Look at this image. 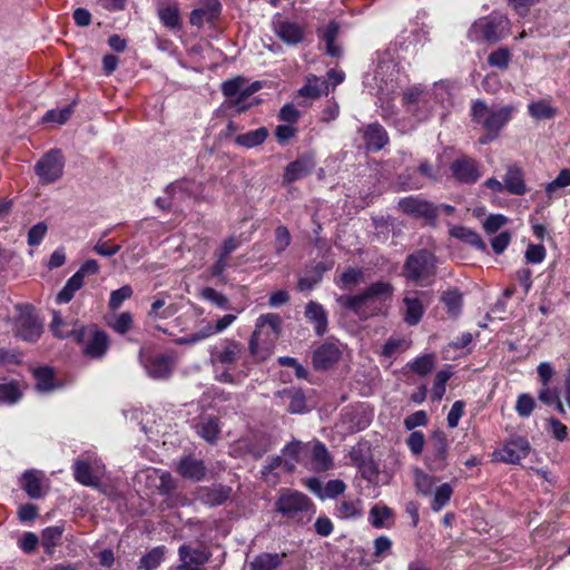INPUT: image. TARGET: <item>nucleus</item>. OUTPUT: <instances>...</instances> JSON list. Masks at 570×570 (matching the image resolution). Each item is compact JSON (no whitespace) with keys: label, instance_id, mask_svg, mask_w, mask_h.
<instances>
[{"label":"nucleus","instance_id":"obj_57","mask_svg":"<svg viewBox=\"0 0 570 570\" xmlns=\"http://www.w3.org/2000/svg\"><path fill=\"white\" fill-rule=\"evenodd\" d=\"M158 16L165 27L175 29L180 26L179 10L175 6H167L159 9Z\"/></svg>","mask_w":570,"mask_h":570},{"label":"nucleus","instance_id":"obj_21","mask_svg":"<svg viewBox=\"0 0 570 570\" xmlns=\"http://www.w3.org/2000/svg\"><path fill=\"white\" fill-rule=\"evenodd\" d=\"M304 465L315 472H326L333 468V458L321 441L311 443Z\"/></svg>","mask_w":570,"mask_h":570},{"label":"nucleus","instance_id":"obj_40","mask_svg":"<svg viewBox=\"0 0 570 570\" xmlns=\"http://www.w3.org/2000/svg\"><path fill=\"white\" fill-rule=\"evenodd\" d=\"M309 448L311 442L304 443L299 440L293 439L282 449V453L286 459H291L295 463L304 464Z\"/></svg>","mask_w":570,"mask_h":570},{"label":"nucleus","instance_id":"obj_45","mask_svg":"<svg viewBox=\"0 0 570 570\" xmlns=\"http://www.w3.org/2000/svg\"><path fill=\"white\" fill-rule=\"evenodd\" d=\"M392 515V509L386 505L375 504L370 510L368 521L375 529L389 528L387 521Z\"/></svg>","mask_w":570,"mask_h":570},{"label":"nucleus","instance_id":"obj_22","mask_svg":"<svg viewBox=\"0 0 570 570\" xmlns=\"http://www.w3.org/2000/svg\"><path fill=\"white\" fill-rule=\"evenodd\" d=\"M421 292L406 291L403 297V321L409 326H414L420 323L425 312V307L421 299Z\"/></svg>","mask_w":570,"mask_h":570},{"label":"nucleus","instance_id":"obj_19","mask_svg":"<svg viewBox=\"0 0 570 570\" xmlns=\"http://www.w3.org/2000/svg\"><path fill=\"white\" fill-rule=\"evenodd\" d=\"M315 166L316 163L313 154L308 153L299 156L285 167L283 184L291 185L294 181L305 178L313 171Z\"/></svg>","mask_w":570,"mask_h":570},{"label":"nucleus","instance_id":"obj_55","mask_svg":"<svg viewBox=\"0 0 570 570\" xmlns=\"http://www.w3.org/2000/svg\"><path fill=\"white\" fill-rule=\"evenodd\" d=\"M414 484L419 493H421L422 495H430L433 492L434 478L420 469H415Z\"/></svg>","mask_w":570,"mask_h":570},{"label":"nucleus","instance_id":"obj_10","mask_svg":"<svg viewBox=\"0 0 570 570\" xmlns=\"http://www.w3.org/2000/svg\"><path fill=\"white\" fill-rule=\"evenodd\" d=\"M72 468L75 480L86 487L97 488L105 473V465L96 455L77 459Z\"/></svg>","mask_w":570,"mask_h":570},{"label":"nucleus","instance_id":"obj_5","mask_svg":"<svg viewBox=\"0 0 570 570\" xmlns=\"http://www.w3.org/2000/svg\"><path fill=\"white\" fill-rule=\"evenodd\" d=\"M282 320L278 314L261 315L248 342V350L256 362L266 361L273 353L274 343L281 333Z\"/></svg>","mask_w":570,"mask_h":570},{"label":"nucleus","instance_id":"obj_54","mask_svg":"<svg viewBox=\"0 0 570 570\" xmlns=\"http://www.w3.org/2000/svg\"><path fill=\"white\" fill-rule=\"evenodd\" d=\"M435 357L433 354H425L416 357L407 366L416 374L424 376L429 374L434 367Z\"/></svg>","mask_w":570,"mask_h":570},{"label":"nucleus","instance_id":"obj_38","mask_svg":"<svg viewBox=\"0 0 570 570\" xmlns=\"http://www.w3.org/2000/svg\"><path fill=\"white\" fill-rule=\"evenodd\" d=\"M197 434L209 443L216 442L219 433V421L215 416H203L196 425Z\"/></svg>","mask_w":570,"mask_h":570},{"label":"nucleus","instance_id":"obj_23","mask_svg":"<svg viewBox=\"0 0 570 570\" xmlns=\"http://www.w3.org/2000/svg\"><path fill=\"white\" fill-rule=\"evenodd\" d=\"M453 177L462 184H474L481 177L476 161L469 157H462L451 164Z\"/></svg>","mask_w":570,"mask_h":570},{"label":"nucleus","instance_id":"obj_37","mask_svg":"<svg viewBox=\"0 0 570 570\" xmlns=\"http://www.w3.org/2000/svg\"><path fill=\"white\" fill-rule=\"evenodd\" d=\"M285 556V553L262 552L249 562L248 570H275L282 564Z\"/></svg>","mask_w":570,"mask_h":570},{"label":"nucleus","instance_id":"obj_4","mask_svg":"<svg viewBox=\"0 0 570 570\" xmlns=\"http://www.w3.org/2000/svg\"><path fill=\"white\" fill-rule=\"evenodd\" d=\"M402 107L404 116L394 120V126L402 134L412 131L428 121L434 110V105L430 101V91L420 83L403 91Z\"/></svg>","mask_w":570,"mask_h":570},{"label":"nucleus","instance_id":"obj_63","mask_svg":"<svg viewBox=\"0 0 570 570\" xmlns=\"http://www.w3.org/2000/svg\"><path fill=\"white\" fill-rule=\"evenodd\" d=\"M570 186V169H561L558 176L546 186V193L551 196L557 189Z\"/></svg>","mask_w":570,"mask_h":570},{"label":"nucleus","instance_id":"obj_2","mask_svg":"<svg viewBox=\"0 0 570 570\" xmlns=\"http://www.w3.org/2000/svg\"><path fill=\"white\" fill-rule=\"evenodd\" d=\"M210 362L219 382L239 384L249 375L250 364L244 345L224 340L210 348Z\"/></svg>","mask_w":570,"mask_h":570},{"label":"nucleus","instance_id":"obj_14","mask_svg":"<svg viewBox=\"0 0 570 570\" xmlns=\"http://www.w3.org/2000/svg\"><path fill=\"white\" fill-rule=\"evenodd\" d=\"M508 26L505 17L483 18L473 23L469 37L473 41H498Z\"/></svg>","mask_w":570,"mask_h":570},{"label":"nucleus","instance_id":"obj_35","mask_svg":"<svg viewBox=\"0 0 570 570\" xmlns=\"http://www.w3.org/2000/svg\"><path fill=\"white\" fill-rule=\"evenodd\" d=\"M505 189L511 195L521 196L527 191L522 170L517 166H509L503 178Z\"/></svg>","mask_w":570,"mask_h":570},{"label":"nucleus","instance_id":"obj_28","mask_svg":"<svg viewBox=\"0 0 570 570\" xmlns=\"http://www.w3.org/2000/svg\"><path fill=\"white\" fill-rule=\"evenodd\" d=\"M178 473L187 480L200 481L206 475L204 461L191 455L183 456L177 463Z\"/></svg>","mask_w":570,"mask_h":570},{"label":"nucleus","instance_id":"obj_3","mask_svg":"<svg viewBox=\"0 0 570 570\" xmlns=\"http://www.w3.org/2000/svg\"><path fill=\"white\" fill-rule=\"evenodd\" d=\"M394 287L390 282L377 281L356 295H342L337 302L355 313L360 318L367 320L383 313L387 302L392 299Z\"/></svg>","mask_w":570,"mask_h":570},{"label":"nucleus","instance_id":"obj_62","mask_svg":"<svg viewBox=\"0 0 570 570\" xmlns=\"http://www.w3.org/2000/svg\"><path fill=\"white\" fill-rule=\"evenodd\" d=\"M410 343L402 338H390L382 347V355L393 357L395 354L405 351Z\"/></svg>","mask_w":570,"mask_h":570},{"label":"nucleus","instance_id":"obj_50","mask_svg":"<svg viewBox=\"0 0 570 570\" xmlns=\"http://www.w3.org/2000/svg\"><path fill=\"white\" fill-rule=\"evenodd\" d=\"M327 89V82L316 76L307 78L306 83L299 89V95L307 98L320 97Z\"/></svg>","mask_w":570,"mask_h":570},{"label":"nucleus","instance_id":"obj_29","mask_svg":"<svg viewBox=\"0 0 570 570\" xmlns=\"http://www.w3.org/2000/svg\"><path fill=\"white\" fill-rule=\"evenodd\" d=\"M305 317L313 324L316 335L322 336L326 333L328 316L327 312L320 303L314 301L308 302L305 307Z\"/></svg>","mask_w":570,"mask_h":570},{"label":"nucleus","instance_id":"obj_7","mask_svg":"<svg viewBox=\"0 0 570 570\" xmlns=\"http://www.w3.org/2000/svg\"><path fill=\"white\" fill-rule=\"evenodd\" d=\"M436 258L433 253L420 249L409 255L403 266V276L417 285H428L435 275Z\"/></svg>","mask_w":570,"mask_h":570},{"label":"nucleus","instance_id":"obj_26","mask_svg":"<svg viewBox=\"0 0 570 570\" xmlns=\"http://www.w3.org/2000/svg\"><path fill=\"white\" fill-rule=\"evenodd\" d=\"M189 183L186 180L175 181L167 186L166 196L156 199L158 207L163 209H171L177 203L189 196Z\"/></svg>","mask_w":570,"mask_h":570},{"label":"nucleus","instance_id":"obj_61","mask_svg":"<svg viewBox=\"0 0 570 570\" xmlns=\"http://www.w3.org/2000/svg\"><path fill=\"white\" fill-rule=\"evenodd\" d=\"M534 407L535 401L530 394L523 393L518 396L515 411L521 417L530 416Z\"/></svg>","mask_w":570,"mask_h":570},{"label":"nucleus","instance_id":"obj_48","mask_svg":"<svg viewBox=\"0 0 570 570\" xmlns=\"http://www.w3.org/2000/svg\"><path fill=\"white\" fill-rule=\"evenodd\" d=\"M83 286V281L76 273L66 282L62 289L57 294V302L60 304L69 303L76 292Z\"/></svg>","mask_w":570,"mask_h":570},{"label":"nucleus","instance_id":"obj_15","mask_svg":"<svg viewBox=\"0 0 570 570\" xmlns=\"http://www.w3.org/2000/svg\"><path fill=\"white\" fill-rule=\"evenodd\" d=\"M277 511L283 515L295 519L302 512H307L312 508L311 500L297 491H284L276 502Z\"/></svg>","mask_w":570,"mask_h":570},{"label":"nucleus","instance_id":"obj_34","mask_svg":"<svg viewBox=\"0 0 570 570\" xmlns=\"http://www.w3.org/2000/svg\"><path fill=\"white\" fill-rule=\"evenodd\" d=\"M335 515L342 520H355L363 515V502L360 499H343L337 502Z\"/></svg>","mask_w":570,"mask_h":570},{"label":"nucleus","instance_id":"obj_42","mask_svg":"<svg viewBox=\"0 0 570 570\" xmlns=\"http://www.w3.org/2000/svg\"><path fill=\"white\" fill-rule=\"evenodd\" d=\"M21 487L32 499L42 497L41 478L37 471H26L21 478Z\"/></svg>","mask_w":570,"mask_h":570},{"label":"nucleus","instance_id":"obj_56","mask_svg":"<svg viewBox=\"0 0 570 570\" xmlns=\"http://www.w3.org/2000/svg\"><path fill=\"white\" fill-rule=\"evenodd\" d=\"M450 377H451V372H449L446 370H441L436 373L435 379H434V384H433V387L431 391V400L432 401L439 402L442 400V397L445 394V386H446V383L450 380Z\"/></svg>","mask_w":570,"mask_h":570},{"label":"nucleus","instance_id":"obj_6","mask_svg":"<svg viewBox=\"0 0 570 570\" xmlns=\"http://www.w3.org/2000/svg\"><path fill=\"white\" fill-rule=\"evenodd\" d=\"M515 111L517 107L513 105L489 107L483 100L478 99L472 102L471 118L485 131L499 134Z\"/></svg>","mask_w":570,"mask_h":570},{"label":"nucleus","instance_id":"obj_49","mask_svg":"<svg viewBox=\"0 0 570 570\" xmlns=\"http://www.w3.org/2000/svg\"><path fill=\"white\" fill-rule=\"evenodd\" d=\"M36 387L40 392H50L57 387L53 371L49 367H39L35 371Z\"/></svg>","mask_w":570,"mask_h":570},{"label":"nucleus","instance_id":"obj_44","mask_svg":"<svg viewBox=\"0 0 570 570\" xmlns=\"http://www.w3.org/2000/svg\"><path fill=\"white\" fill-rule=\"evenodd\" d=\"M22 397V390L18 381L0 383V404L13 405Z\"/></svg>","mask_w":570,"mask_h":570},{"label":"nucleus","instance_id":"obj_33","mask_svg":"<svg viewBox=\"0 0 570 570\" xmlns=\"http://www.w3.org/2000/svg\"><path fill=\"white\" fill-rule=\"evenodd\" d=\"M220 13V3L217 0H208L206 7L194 9L190 13V23L200 27L205 22L214 21Z\"/></svg>","mask_w":570,"mask_h":570},{"label":"nucleus","instance_id":"obj_12","mask_svg":"<svg viewBox=\"0 0 570 570\" xmlns=\"http://www.w3.org/2000/svg\"><path fill=\"white\" fill-rule=\"evenodd\" d=\"M449 442L444 432L435 431L430 438V443L424 456L425 465L430 471L440 472L448 465Z\"/></svg>","mask_w":570,"mask_h":570},{"label":"nucleus","instance_id":"obj_47","mask_svg":"<svg viewBox=\"0 0 570 570\" xmlns=\"http://www.w3.org/2000/svg\"><path fill=\"white\" fill-rule=\"evenodd\" d=\"M174 305L167 304L165 297L158 296L153 302L148 312V317L151 320H166L175 314Z\"/></svg>","mask_w":570,"mask_h":570},{"label":"nucleus","instance_id":"obj_31","mask_svg":"<svg viewBox=\"0 0 570 570\" xmlns=\"http://www.w3.org/2000/svg\"><path fill=\"white\" fill-rule=\"evenodd\" d=\"M277 395L288 402L289 413L302 414L307 411L305 394L301 389L292 386L277 392Z\"/></svg>","mask_w":570,"mask_h":570},{"label":"nucleus","instance_id":"obj_60","mask_svg":"<svg viewBox=\"0 0 570 570\" xmlns=\"http://www.w3.org/2000/svg\"><path fill=\"white\" fill-rule=\"evenodd\" d=\"M200 296L203 299L210 302L212 304L216 305L219 308L225 309L228 307V298L224 294L214 289L213 287L203 288L200 292Z\"/></svg>","mask_w":570,"mask_h":570},{"label":"nucleus","instance_id":"obj_58","mask_svg":"<svg viewBox=\"0 0 570 570\" xmlns=\"http://www.w3.org/2000/svg\"><path fill=\"white\" fill-rule=\"evenodd\" d=\"M246 83V80L243 77H235L232 79H227L222 83V92L227 99V105L232 102V100L240 92L243 86Z\"/></svg>","mask_w":570,"mask_h":570},{"label":"nucleus","instance_id":"obj_32","mask_svg":"<svg viewBox=\"0 0 570 570\" xmlns=\"http://www.w3.org/2000/svg\"><path fill=\"white\" fill-rule=\"evenodd\" d=\"M63 532V524L50 525L42 530L40 543L46 554L52 556L55 553L56 548L61 542Z\"/></svg>","mask_w":570,"mask_h":570},{"label":"nucleus","instance_id":"obj_17","mask_svg":"<svg viewBox=\"0 0 570 570\" xmlns=\"http://www.w3.org/2000/svg\"><path fill=\"white\" fill-rule=\"evenodd\" d=\"M212 553L205 549H194L184 543L178 548L179 563L176 570H204L203 566L210 560Z\"/></svg>","mask_w":570,"mask_h":570},{"label":"nucleus","instance_id":"obj_39","mask_svg":"<svg viewBox=\"0 0 570 570\" xmlns=\"http://www.w3.org/2000/svg\"><path fill=\"white\" fill-rule=\"evenodd\" d=\"M269 131L266 127H259L255 130H249L247 132L236 136L235 144L248 149L254 148L263 145L267 139Z\"/></svg>","mask_w":570,"mask_h":570},{"label":"nucleus","instance_id":"obj_18","mask_svg":"<svg viewBox=\"0 0 570 570\" xmlns=\"http://www.w3.org/2000/svg\"><path fill=\"white\" fill-rule=\"evenodd\" d=\"M139 360L146 373L151 379H166L171 373L170 357L163 354H146L144 350L139 353Z\"/></svg>","mask_w":570,"mask_h":570},{"label":"nucleus","instance_id":"obj_46","mask_svg":"<svg viewBox=\"0 0 570 570\" xmlns=\"http://www.w3.org/2000/svg\"><path fill=\"white\" fill-rule=\"evenodd\" d=\"M166 548L164 546L156 547L141 557L137 570H155L164 561Z\"/></svg>","mask_w":570,"mask_h":570},{"label":"nucleus","instance_id":"obj_64","mask_svg":"<svg viewBox=\"0 0 570 570\" xmlns=\"http://www.w3.org/2000/svg\"><path fill=\"white\" fill-rule=\"evenodd\" d=\"M362 275L363 272L360 268H347L344 273H342L336 284L342 288H347L358 284Z\"/></svg>","mask_w":570,"mask_h":570},{"label":"nucleus","instance_id":"obj_53","mask_svg":"<svg viewBox=\"0 0 570 570\" xmlns=\"http://www.w3.org/2000/svg\"><path fill=\"white\" fill-rule=\"evenodd\" d=\"M441 301L444 303L450 315L456 316L460 313L462 307V294L458 289L445 292Z\"/></svg>","mask_w":570,"mask_h":570},{"label":"nucleus","instance_id":"obj_27","mask_svg":"<svg viewBox=\"0 0 570 570\" xmlns=\"http://www.w3.org/2000/svg\"><path fill=\"white\" fill-rule=\"evenodd\" d=\"M317 37L325 43V51L328 56L338 58L342 55V48L336 42L340 32V23L335 20L326 26L317 28Z\"/></svg>","mask_w":570,"mask_h":570},{"label":"nucleus","instance_id":"obj_59","mask_svg":"<svg viewBox=\"0 0 570 570\" xmlns=\"http://www.w3.org/2000/svg\"><path fill=\"white\" fill-rule=\"evenodd\" d=\"M132 288L129 285H124L120 288L112 291L108 302L109 309L117 311L120 308L122 303L132 296Z\"/></svg>","mask_w":570,"mask_h":570},{"label":"nucleus","instance_id":"obj_9","mask_svg":"<svg viewBox=\"0 0 570 570\" xmlns=\"http://www.w3.org/2000/svg\"><path fill=\"white\" fill-rule=\"evenodd\" d=\"M306 22L304 20H292L281 13L272 19V29L275 35L287 46H297L305 40Z\"/></svg>","mask_w":570,"mask_h":570},{"label":"nucleus","instance_id":"obj_25","mask_svg":"<svg viewBox=\"0 0 570 570\" xmlns=\"http://www.w3.org/2000/svg\"><path fill=\"white\" fill-rule=\"evenodd\" d=\"M362 134L364 146L368 151H379L389 142L385 128L379 122H372L358 130Z\"/></svg>","mask_w":570,"mask_h":570},{"label":"nucleus","instance_id":"obj_16","mask_svg":"<svg viewBox=\"0 0 570 570\" xmlns=\"http://www.w3.org/2000/svg\"><path fill=\"white\" fill-rule=\"evenodd\" d=\"M19 315L14 322V333L23 341H36L41 334V324L29 306H18Z\"/></svg>","mask_w":570,"mask_h":570},{"label":"nucleus","instance_id":"obj_13","mask_svg":"<svg viewBox=\"0 0 570 570\" xmlns=\"http://www.w3.org/2000/svg\"><path fill=\"white\" fill-rule=\"evenodd\" d=\"M65 158L59 149L46 153L36 164L35 171L41 184L57 181L63 173Z\"/></svg>","mask_w":570,"mask_h":570},{"label":"nucleus","instance_id":"obj_43","mask_svg":"<svg viewBox=\"0 0 570 570\" xmlns=\"http://www.w3.org/2000/svg\"><path fill=\"white\" fill-rule=\"evenodd\" d=\"M259 89V82H253L252 85H247L246 82L228 107L234 108L237 114L244 112L250 106L247 100Z\"/></svg>","mask_w":570,"mask_h":570},{"label":"nucleus","instance_id":"obj_11","mask_svg":"<svg viewBox=\"0 0 570 570\" xmlns=\"http://www.w3.org/2000/svg\"><path fill=\"white\" fill-rule=\"evenodd\" d=\"M530 451L531 445L525 436L511 435L499 450L493 452V460L507 464H519Z\"/></svg>","mask_w":570,"mask_h":570},{"label":"nucleus","instance_id":"obj_20","mask_svg":"<svg viewBox=\"0 0 570 570\" xmlns=\"http://www.w3.org/2000/svg\"><path fill=\"white\" fill-rule=\"evenodd\" d=\"M399 209L407 215L423 217L428 219L438 216V207L421 196H409L399 200Z\"/></svg>","mask_w":570,"mask_h":570},{"label":"nucleus","instance_id":"obj_36","mask_svg":"<svg viewBox=\"0 0 570 570\" xmlns=\"http://www.w3.org/2000/svg\"><path fill=\"white\" fill-rule=\"evenodd\" d=\"M455 89L454 82L450 80H440L433 83L430 91V101L435 105H445L451 101L453 90Z\"/></svg>","mask_w":570,"mask_h":570},{"label":"nucleus","instance_id":"obj_30","mask_svg":"<svg viewBox=\"0 0 570 570\" xmlns=\"http://www.w3.org/2000/svg\"><path fill=\"white\" fill-rule=\"evenodd\" d=\"M229 494L230 488L222 484L203 487L198 491L200 501L212 507L223 504L229 498Z\"/></svg>","mask_w":570,"mask_h":570},{"label":"nucleus","instance_id":"obj_41","mask_svg":"<svg viewBox=\"0 0 570 570\" xmlns=\"http://www.w3.org/2000/svg\"><path fill=\"white\" fill-rule=\"evenodd\" d=\"M450 234L452 237L470 244L482 252L487 249V245L481 239L480 235L471 228L464 226H454L451 228Z\"/></svg>","mask_w":570,"mask_h":570},{"label":"nucleus","instance_id":"obj_24","mask_svg":"<svg viewBox=\"0 0 570 570\" xmlns=\"http://www.w3.org/2000/svg\"><path fill=\"white\" fill-rule=\"evenodd\" d=\"M342 356V350L337 343L326 342L313 353V365L316 370L331 368Z\"/></svg>","mask_w":570,"mask_h":570},{"label":"nucleus","instance_id":"obj_1","mask_svg":"<svg viewBox=\"0 0 570 570\" xmlns=\"http://www.w3.org/2000/svg\"><path fill=\"white\" fill-rule=\"evenodd\" d=\"M406 81L407 77L402 72L395 46L377 50L363 78L365 89L381 101L392 98Z\"/></svg>","mask_w":570,"mask_h":570},{"label":"nucleus","instance_id":"obj_52","mask_svg":"<svg viewBox=\"0 0 570 570\" xmlns=\"http://www.w3.org/2000/svg\"><path fill=\"white\" fill-rule=\"evenodd\" d=\"M528 110L530 116L535 119H551L556 115V109L543 99L529 104Z\"/></svg>","mask_w":570,"mask_h":570},{"label":"nucleus","instance_id":"obj_51","mask_svg":"<svg viewBox=\"0 0 570 570\" xmlns=\"http://www.w3.org/2000/svg\"><path fill=\"white\" fill-rule=\"evenodd\" d=\"M432 493L433 500L431 503V509L434 512H440L451 500V497L453 494V488L450 483H442Z\"/></svg>","mask_w":570,"mask_h":570},{"label":"nucleus","instance_id":"obj_8","mask_svg":"<svg viewBox=\"0 0 570 570\" xmlns=\"http://www.w3.org/2000/svg\"><path fill=\"white\" fill-rule=\"evenodd\" d=\"M75 338L81 346L83 355L92 360L101 358L109 347L107 333L94 325L77 330Z\"/></svg>","mask_w":570,"mask_h":570}]
</instances>
